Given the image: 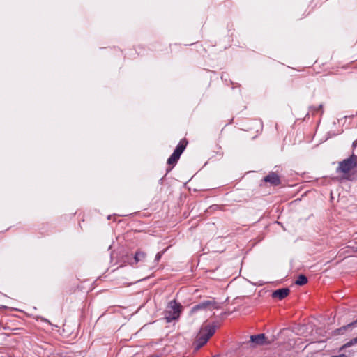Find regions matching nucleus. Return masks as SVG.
<instances>
[{"label":"nucleus","instance_id":"17","mask_svg":"<svg viewBox=\"0 0 357 357\" xmlns=\"http://www.w3.org/2000/svg\"><path fill=\"white\" fill-rule=\"evenodd\" d=\"M150 357H158V356H151Z\"/></svg>","mask_w":357,"mask_h":357},{"label":"nucleus","instance_id":"6","mask_svg":"<svg viewBox=\"0 0 357 357\" xmlns=\"http://www.w3.org/2000/svg\"><path fill=\"white\" fill-rule=\"evenodd\" d=\"M218 308L217 303L214 300L204 301L192 308V312H195L201 310L217 309Z\"/></svg>","mask_w":357,"mask_h":357},{"label":"nucleus","instance_id":"10","mask_svg":"<svg viewBox=\"0 0 357 357\" xmlns=\"http://www.w3.org/2000/svg\"><path fill=\"white\" fill-rule=\"evenodd\" d=\"M356 324H357V319L347 325L343 326L340 327V328L336 329L334 331V334L337 335H342V334H344V331H346L347 330H348L349 328H351L352 327L355 326Z\"/></svg>","mask_w":357,"mask_h":357},{"label":"nucleus","instance_id":"18","mask_svg":"<svg viewBox=\"0 0 357 357\" xmlns=\"http://www.w3.org/2000/svg\"><path fill=\"white\" fill-rule=\"evenodd\" d=\"M331 357H334L333 356H332Z\"/></svg>","mask_w":357,"mask_h":357},{"label":"nucleus","instance_id":"7","mask_svg":"<svg viewBox=\"0 0 357 357\" xmlns=\"http://www.w3.org/2000/svg\"><path fill=\"white\" fill-rule=\"evenodd\" d=\"M266 183H269L271 185L278 186L281 183L280 178L278 174L275 172H271L264 178Z\"/></svg>","mask_w":357,"mask_h":357},{"label":"nucleus","instance_id":"8","mask_svg":"<svg viewBox=\"0 0 357 357\" xmlns=\"http://www.w3.org/2000/svg\"><path fill=\"white\" fill-rule=\"evenodd\" d=\"M146 254L144 251L138 250L133 257V258L130 260V264L133 266L137 264L139 262L144 261L146 259Z\"/></svg>","mask_w":357,"mask_h":357},{"label":"nucleus","instance_id":"5","mask_svg":"<svg viewBox=\"0 0 357 357\" xmlns=\"http://www.w3.org/2000/svg\"><path fill=\"white\" fill-rule=\"evenodd\" d=\"M250 343L251 344V347H256L257 346L268 345L271 342L267 340V337L264 333H260L251 335Z\"/></svg>","mask_w":357,"mask_h":357},{"label":"nucleus","instance_id":"9","mask_svg":"<svg viewBox=\"0 0 357 357\" xmlns=\"http://www.w3.org/2000/svg\"><path fill=\"white\" fill-rule=\"evenodd\" d=\"M290 293V290L289 288H282L274 291L272 293V297L273 298H278L279 300H282L285 297H287Z\"/></svg>","mask_w":357,"mask_h":357},{"label":"nucleus","instance_id":"16","mask_svg":"<svg viewBox=\"0 0 357 357\" xmlns=\"http://www.w3.org/2000/svg\"><path fill=\"white\" fill-rule=\"evenodd\" d=\"M357 146V141L353 142V146L356 147Z\"/></svg>","mask_w":357,"mask_h":357},{"label":"nucleus","instance_id":"3","mask_svg":"<svg viewBox=\"0 0 357 357\" xmlns=\"http://www.w3.org/2000/svg\"><path fill=\"white\" fill-rule=\"evenodd\" d=\"M188 144V141L185 138L182 139L179 142V143L176 146L175 150L174 151L173 153L167 159V163L169 165V167L167 169V174L169 173L174 168V167L176 165L181 154L185 149Z\"/></svg>","mask_w":357,"mask_h":357},{"label":"nucleus","instance_id":"1","mask_svg":"<svg viewBox=\"0 0 357 357\" xmlns=\"http://www.w3.org/2000/svg\"><path fill=\"white\" fill-rule=\"evenodd\" d=\"M356 167L357 155L353 153L349 158L339 162L336 172L337 173H342L344 175V178L351 180V176L349 174L351 169Z\"/></svg>","mask_w":357,"mask_h":357},{"label":"nucleus","instance_id":"11","mask_svg":"<svg viewBox=\"0 0 357 357\" xmlns=\"http://www.w3.org/2000/svg\"><path fill=\"white\" fill-rule=\"evenodd\" d=\"M307 282V278L304 275H299L297 280L295 282V284L299 286H303Z\"/></svg>","mask_w":357,"mask_h":357},{"label":"nucleus","instance_id":"13","mask_svg":"<svg viewBox=\"0 0 357 357\" xmlns=\"http://www.w3.org/2000/svg\"><path fill=\"white\" fill-rule=\"evenodd\" d=\"M311 109H313L314 112H321V114H323V105L322 104H320L318 107H310Z\"/></svg>","mask_w":357,"mask_h":357},{"label":"nucleus","instance_id":"12","mask_svg":"<svg viewBox=\"0 0 357 357\" xmlns=\"http://www.w3.org/2000/svg\"><path fill=\"white\" fill-rule=\"evenodd\" d=\"M356 343H357V337L356 338L351 340L349 342H348L347 343H346L343 346H342L340 347V350L342 351V350L344 349L345 348L349 347Z\"/></svg>","mask_w":357,"mask_h":357},{"label":"nucleus","instance_id":"14","mask_svg":"<svg viewBox=\"0 0 357 357\" xmlns=\"http://www.w3.org/2000/svg\"><path fill=\"white\" fill-rule=\"evenodd\" d=\"M165 251H166V249L163 250H162V251H161V252H158V253L156 254V255H155V260L156 261H159L160 260V259H161V257H162V255L165 253Z\"/></svg>","mask_w":357,"mask_h":357},{"label":"nucleus","instance_id":"15","mask_svg":"<svg viewBox=\"0 0 357 357\" xmlns=\"http://www.w3.org/2000/svg\"><path fill=\"white\" fill-rule=\"evenodd\" d=\"M334 357H348L347 355L345 354H340V355H337V356H333Z\"/></svg>","mask_w":357,"mask_h":357},{"label":"nucleus","instance_id":"2","mask_svg":"<svg viewBox=\"0 0 357 357\" xmlns=\"http://www.w3.org/2000/svg\"><path fill=\"white\" fill-rule=\"evenodd\" d=\"M218 327L216 324L212 325L208 324L201 328L197 336V349L203 347L208 341L209 338L213 335Z\"/></svg>","mask_w":357,"mask_h":357},{"label":"nucleus","instance_id":"4","mask_svg":"<svg viewBox=\"0 0 357 357\" xmlns=\"http://www.w3.org/2000/svg\"><path fill=\"white\" fill-rule=\"evenodd\" d=\"M182 305L176 302V300H172L168 303L165 312V318L167 322L169 323L173 320L178 319L181 312Z\"/></svg>","mask_w":357,"mask_h":357}]
</instances>
